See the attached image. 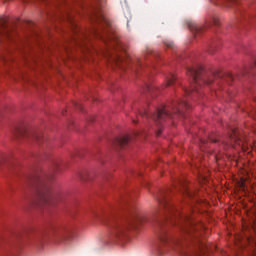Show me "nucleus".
Wrapping results in <instances>:
<instances>
[{"label": "nucleus", "mask_w": 256, "mask_h": 256, "mask_svg": "<svg viewBox=\"0 0 256 256\" xmlns=\"http://www.w3.org/2000/svg\"><path fill=\"white\" fill-rule=\"evenodd\" d=\"M163 218L158 221L160 227L159 239L162 243H179V240L172 238L167 234V229L163 227L165 223L177 225L185 235L193 236V232L197 231V223L189 214L181 213L177 208L169 202V192L161 191L157 196Z\"/></svg>", "instance_id": "nucleus-1"}, {"label": "nucleus", "mask_w": 256, "mask_h": 256, "mask_svg": "<svg viewBox=\"0 0 256 256\" xmlns=\"http://www.w3.org/2000/svg\"><path fill=\"white\" fill-rule=\"evenodd\" d=\"M53 170L45 173L38 172L30 179V185L37 189V199L40 205H54L55 201H61V192L55 190L52 183L55 181V173L59 167V161L52 162Z\"/></svg>", "instance_id": "nucleus-2"}, {"label": "nucleus", "mask_w": 256, "mask_h": 256, "mask_svg": "<svg viewBox=\"0 0 256 256\" xmlns=\"http://www.w3.org/2000/svg\"><path fill=\"white\" fill-rule=\"evenodd\" d=\"M191 105L187 103L185 100H180L177 102H173L171 105L168 106H162L161 108L156 109V113H151L149 110H144L143 112H140V115L142 117H149L154 120L156 123L157 129H156V135L159 137L161 133H163V126L162 123L166 119H173V117L179 115L180 117H183L185 109H190Z\"/></svg>", "instance_id": "nucleus-3"}, {"label": "nucleus", "mask_w": 256, "mask_h": 256, "mask_svg": "<svg viewBox=\"0 0 256 256\" xmlns=\"http://www.w3.org/2000/svg\"><path fill=\"white\" fill-rule=\"evenodd\" d=\"M144 221H147L145 215L135 211L132 212L130 217L126 220H111L108 223V227L112 235L119 237V235H123L127 229H131V227H137L139 223H143Z\"/></svg>", "instance_id": "nucleus-4"}, {"label": "nucleus", "mask_w": 256, "mask_h": 256, "mask_svg": "<svg viewBox=\"0 0 256 256\" xmlns=\"http://www.w3.org/2000/svg\"><path fill=\"white\" fill-rule=\"evenodd\" d=\"M187 75L192 78L190 89L185 90L187 95H191L195 91L198 92L199 87L202 85H211L213 79L217 77L215 74L206 73L202 66L198 68H187Z\"/></svg>", "instance_id": "nucleus-5"}, {"label": "nucleus", "mask_w": 256, "mask_h": 256, "mask_svg": "<svg viewBox=\"0 0 256 256\" xmlns=\"http://www.w3.org/2000/svg\"><path fill=\"white\" fill-rule=\"evenodd\" d=\"M209 141H211V143H221L223 147H227V145H230V147L238 146L242 151H247V140L239 135V132L233 128L231 129V133L228 135L227 140H221V138L212 135L209 137Z\"/></svg>", "instance_id": "nucleus-6"}, {"label": "nucleus", "mask_w": 256, "mask_h": 256, "mask_svg": "<svg viewBox=\"0 0 256 256\" xmlns=\"http://www.w3.org/2000/svg\"><path fill=\"white\" fill-rule=\"evenodd\" d=\"M75 234L72 229L54 225V241L56 243H63L64 245H69L73 241Z\"/></svg>", "instance_id": "nucleus-7"}, {"label": "nucleus", "mask_w": 256, "mask_h": 256, "mask_svg": "<svg viewBox=\"0 0 256 256\" xmlns=\"http://www.w3.org/2000/svg\"><path fill=\"white\" fill-rule=\"evenodd\" d=\"M58 16L70 23V25L73 27L74 33H78L79 40L76 41V43L85 47V45H87L85 41L89 40V32H83V30L77 29V24H75V21L69 15V12H63V10L60 9V14H58Z\"/></svg>", "instance_id": "nucleus-8"}, {"label": "nucleus", "mask_w": 256, "mask_h": 256, "mask_svg": "<svg viewBox=\"0 0 256 256\" xmlns=\"http://www.w3.org/2000/svg\"><path fill=\"white\" fill-rule=\"evenodd\" d=\"M14 137L15 139H20V137H28L37 143H41V141H43V134H41V132H29L23 129H17L14 132Z\"/></svg>", "instance_id": "nucleus-9"}, {"label": "nucleus", "mask_w": 256, "mask_h": 256, "mask_svg": "<svg viewBox=\"0 0 256 256\" xmlns=\"http://www.w3.org/2000/svg\"><path fill=\"white\" fill-rule=\"evenodd\" d=\"M3 40H13L11 30L7 26V18H0V43H2Z\"/></svg>", "instance_id": "nucleus-10"}, {"label": "nucleus", "mask_w": 256, "mask_h": 256, "mask_svg": "<svg viewBox=\"0 0 256 256\" xmlns=\"http://www.w3.org/2000/svg\"><path fill=\"white\" fill-rule=\"evenodd\" d=\"M133 141V136H122V137H118L116 139H114L113 141V145L114 147H126V145H129V142Z\"/></svg>", "instance_id": "nucleus-11"}, {"label": "nucleus", "mask_w": 256, "mask_h": 256, "mask_svg": "<svg viewBox=\"0 0 256 256\" xmlns=\"http://www.w3.org/2000/svg\"><path fill=\"white\" fill-rule=\"evenodd\" d=\"M178 185H180V193H182V195H185V197L189 198L193 197L191 190H189V187H187L185 182L179 180Z\"/></svg>", "instance_id": "nucleus-12"}, {"label": "nucleus", "mask_w": 256, "mask_h": 256, "mask_svg": "<svg viewBox=\"0 0 256 256\" xmlns=\"http://www.w3.org/2000/svg\"><path fill=\"white\" fill-rule=\"evenodd\" d=\"M217 77L221 79V81L228 83V85H231V82L235 80V76H233L231 73H219L217 74Z\"/></svg>", "instance_id": "nucleus-13"}, {"label": "nucleus", "mask_w": 256, "mask_h": 256, "mask_svg": "<svg viewBox=\"0 0 256 256\" xmlns=\"http://www.w3.org/2000/svg\"><path fill=\"white\" fill-rule=\"evenodd\" d=\"M188 27L194 35H199L200 33L203 32V27L197 25V23H195V22H189Z\"/></svg>", "instance_id": "nucleus-14"}, {"label": "nucleus", "mask_w": 256, "mask_h": 256, "mask_svg": "<svg viewBox=\"0 0 256 256\" xmlns=\"http://www.w3.org/2000/svg\"><path fill=\"white\" fill-rule=\"evenodd\" d=\"M95 19L96 21H98V23H102V25H106V27H109V25H111V22L109 21V19H107L103 15H97Z\"/></svg>", "instance_id": "nucleus-15"}, {"label": "nucleus", "mask_w": 256, "mask_h": 256, "mask_svg": "<svg viewBox=\"0 0 256 256\" xmlns=\"http://www.w3.org/2000/svg\"><path fill=\"white\" fill-rule=\"evenodd\" d=\"M206 25H215V27H219V18L217 16H210L206 22Z\"/></svg>", "instance_id": "nucleus-16"}, {"label": "nucleus", "mask_w": 256, "mask_h": 256, "mask_svg": "<svg viewBox=\"0 0 256 256\" xmlns=\"http://www.w3.org/2000/svg\"><path fill=\"white\" fill-rule=\"evenodd\" d=\"M79 179L81 181H91V179H93V177L91 176V174L89 172L84 171L79 174Z\"/></svg>", "instance_id": "nucleus-17"}, {"label": "nucleus", "mask_w": 256, "mask_h": 256, "mask_svg": "<svg viewBox=\"0 0 256 256\" xmlns=\"http://www.w3.org/2000/svg\"><path fill=\"white\" fill-rule=\"evenodd\" d=\"M175 81H177V77H175V75L173 74H170L168 77H167V85H173V83H175Z\"/></svg>", "instance_id": "nucleus-18"}, {"label": "nucleus", "mask_w": 256, "mask_h": 256, "mask_svg": "<svg viewBox=\"0 0 256 256\" xmlns=\"http://www.w3.org/2000/svg\"><path fill=\"white\" fill-rule=\"evenodd\" d=\"M236 13H237V15H240L241 17H243V15L245 14V10L239 8V9L236 11Z\"/></svg>", "instance_id": "nucleus-19"}, {"label": "nucleus", "mask_w": 256, "mask_h": 256, "mask_svg": "<svg viewBox=\"0 0 256 256\" xmlns=\"http://www.w3.org/2000/svg\"><path fill=\"white\" fill-rule=\"evenodd\" d=\"M114 61H115L116 65H117L118 67H120L121 58L116 57V58L114 59Z\"/></svg>", "instance_id": "nucleus-20"}, {"label": "nucleus", "mask_w": 256, "mask_h": 256, "mask_svg": "<svg viewBox=\"0 0 256 256\" xmlns=\"http://www.w3.org/2000/svg\"><path fill=\"white\" fill-rule=\"evenodd\" d=\"M146 91H148V93H151V91H153V87L146 85Z\"/></svg>", "instance_id": "nucleus-21"}, {"label": "nucleus", "mask_w": 256, "mask_h": 256, "mask_svg": "<svg viewBox=\"0 0 256 256\" xmlns=\"http://www.w3.org/2000/svg\"><path fill=\"white\" fill-rule=\"evenodd\" d=\"M166 46L170 49H172V47L174 46L173 42H168L166 43Z\"/></svg>", "instance_id": "nucleus-22"}, {"label": "nucleus", "mask_w": 256, "mask_h": 256, "mask_svg": "<svg viewBox=\"0 0 256 256\" xmlns=\"http://www.w3.org/2000/svg\"><path fill=\"white\" fill-rule=\"evenodd\" d=\"M200 143H201V145H207V141L203 140V139H200Z\"/></svg>", "instance_id": "nucleus-23"}, {"label": "nucleus", "mask_w": 256, "mask_h": 256, "mask_svg": "<svg viewBox=\"0 0 256 256\" xmlns=\"http://www.w3.org/2000/svg\"><path fill=\"white\" fill-rule=\"evenodd\" d=\"M60 5H67V1L66 0H60Z\"/></svg>", "instance_id": "nucleus-24"}, {"label": "nucleus", "mask_w": 256, "mask_h": 256, "mask_svg": "<svg viewBox=\"0 0 256 256\" xmlns=\"http://www.w3.org/2000/svg\"><path fill=\"white\" fill-rule=\"evenodd\" d=\"M227 3H237V0H225Z\"/></svg>", "instance_id": "nucleus-25"}, {"label": "nucleus", "mask_w": 256, "mask_h": 256, "mask_svg": "<svg viewBox=\"0 0 256 256\" xmlns=\"http://www.w3.org/2000/svg\"><path fill=\"white\" fill-rule=\"evenodd\" d=\"M92 35H97V30H93Z\"/></svg>", "instance_id": "nucleus-26"}, {"label": "nucleus", "mask_w": 256, "mask_h": 256, "mask_svg": "<svg viewBox=\"0 0 256 256\" xmlns=\"http://www.w3.org/2000/svg\"><path fill=\"white\" fill-rule=\"evenodd\" d=\"M137 136H139V132L134 133V137H137Z\"/></svg>", "instance_id": "nucleus-27"}, {"label": "nucleus", "mask_w": 256, "mask_h": 256, "mask_svg": "<svg viewBox=\"0 0 256 256\" xmlns=\"http://www.w3.org/2000/svg\"><path fill=\"white\" fill-rule=\"evenodd\" d=\"M137 65H141V62L139 60H137Z\"/></svg>", "instance_id": "nucleus-28"}, {"label": "nucleus", "mask_w": 256, "mask_h": 256, "mask_svg": "<svg viewBox=\"0 0 256 256\" xmlns=\"http://www.w3.org/2000/svg\"><path fill=\"white\" fill-rule=\"evenodd\" d=\"M183 256H191V255H189V254H187V253H184Z\"/></svg>", "instance_id": "nucleus-29"}]
</instances>
